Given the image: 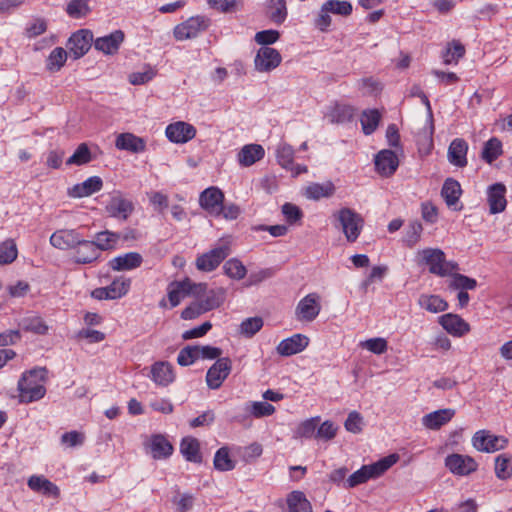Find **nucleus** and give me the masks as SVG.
Masks as SVG:
<instances>
[{"instance_id":"20","label":"nucleus","mask_w":512,"mask_h":512,"mask_svg":"<svg viewBox=\"0 0 512 512\" xmlns=\"http://www.w3.org/2000/svg\"><path fill=\"white\" fill-rule=\"evenodd\" d=\"M356 114V109L347 104L334 103L327 108L324 117L331 124H344L351 122Z\"/></svg>"},{"instance_id":"11","label":"nucleus","mask_w":512,"mask_h":512,"mask_svg":"<svg viewBox=\"0 0 512 512\" xmlns=\"http://www.w3.org/2000/svg\"><path fill=\"white\" fill-rule=\"evenodd\" d=\"M321 311L320 296L313 292L303 297L297 304L295 315L299 321L312 322Z\"/></svg>"},{"instance_id":"61","label":"nucleus","mask_w":512,"mask_h":512,"mask_svg":"<svg viewBox=\"0 0 512 512\" xmlns=\"http://www.w3.org/2000/svg\"><path fill=\"white\" fill-rule=\"evenodd\" d=\"M67 14L72 18H81L89 12L88 4L85 0H72L66 8Z\"/></svg>"},{"instance_id":"19","label":"nucleus","mask_w":512,"mask_h":512,"mask_svg":"<svg viewBox=\"0 0 512 512\" xmlns=\"http://www.w3.org/2000/svg\"><path fill=\"white\" fill-rule=\"evenodd\" d=\"M399 166V160L396 153L392 150L384 149L375 156V167L379 174L389 177L395 173Z\"/></svg>"},{"instance_id":"10","label":"nucleus","mask_w":512,"mask_h":512,"mask_svg":"<svg viewBox=\"0 0 512 512\" xmlns=\"http://www.w3.org/2000/svg\"><path fill=\"white\" fill-rule=\"evenodd\" d=\"M130 285L131 280L129 278L118 277L110 285L94 289L91 296L97 300L119 299L128 293Z\"/></svg>"},{"instance_id":"7","label":"nucleus","mask_w":512,"mask_h":512,"mask_svg":"<svg viewBox=\"0 0 512 512\" xmlns=\"http://www.w3.org/2000/svg\"><path fill=\"white\" fill-rule=\"evenodd\" d=\"M473 447L485 453L503 450L508 445V439L504 436L492 434L488 430H479L472 437Z\"/></svg>"},{"instance_id":"59","label":"nucleus","mask_w":512,"mask_h":512,"mask_svg":"<svg viewBox=\"0 0 512 512\" xmlns=\"http://www.w3.org/2000/svg\"><path fill=\"white\" fill-rule=\"evenodd\" d=\"M330 13L340 16H349L352 13V4L348 1L328 0L324 3Z\"/></svg>"},{"instance_id":"34","label":"nucleus","mask_w":512,"mask_h":512,"mask_svg":"<svg viewBox=\"0 0 512 512\" xmlns=\"http://www.w3.org/2000/svg\"><path fill=\"white\" fill-rule=\"evenodd\" d=\"M151 378L159 386H168L174 381V373L168 362H156L151 366Z\"/></svg>"},{"instance_id":"23","label":"nucleus","mask_w":512,"mask_h":512,"mask_svg":"<svg viewBox=\"0 0 512 512\" xmlns=\"http://www.w3.org/2000/svg\"><path fill=\"white\" fill-rule=\"evenodd\" d=\"M506 186L502 183H494L487 189V201L491 214H497L505 210L506 201Z\"/></svg>"},{"instance_id":"43","label":"nucleus","mask_w":512,"mask_h":512,"mask_svg":"<svg viewBox=\"0 0 512 512\" xmlns=\"http://www.w3.org/2000/svg\"><path fill=\"white\" fill-rule=\"evenodd\" d=\"M502 154V143L501 141L493 137L489 139L485 144L481 152L482 159L491 164Z\"/></svg>"},{"instance_id":"30","label":"nucleus","mask_w":512,"mask_h":512,"mask_svg":"<svg viewBox=\"0 0 512 512\" xmlns=\"http://www.w3.org/2000/svg\"><path fill=\"white\" fill-rule=\"evenodd\" d=\"M455 415V410L450 408L439 409L422 417V425L430 430H437L448 423Z\"/></svg>"},{"instance_id":"56","label":"nucleus","mask_w":512,"mask_h":512,"mask_svg":"<svg viewBox=\"0 0 512 512\" xmlns=\"http://www.w3.org/2000/svg\"><path fill=\"white\" fill-rule=\"evenodd\" d=\"M91 159V153L87 144L82 143L77 147L75 152L67 159L66 164L81 166L89 163Z\"/></svg>"},{"instance_id":"27","label":"nucleus","mask_w":512,"mask_h":512,"mask_svg":"<svg viewBox=\"0 0 512 512\" xmlns=\"http://www.w3.org/2000/svg\"><path fill=\"white\" fill-rule=\"evenodd\" d=\"M27 486L34 492L41 493L45 496L58 498L60 490L56 484L51 482L43 475H32L28 478Z\"/></svg>"},{"instance_id":"29","label":"nucleus","mask_w":512,"mask_h":512,"mask_svg":"<svg viewBox=\"0 0 512 512\" xmlns=\"http://www.w3.org/2000/svg\"><path fill=\"white\" fill-rule=\"evenodd\" d=\"M123 40L124 33L121 30H116L109 35L97 38L94 47L104 54L112 55L118 51Z\"/></svg>"},{"instance_id":"4","label":"nucleus","mask_w":512,"mask_h":512,"mask_svg":"<svg viewBox=\"0 0 512 512\" xmlns=\"http://www.w3.org/2000/svg\"><path fill=\"white\" fill-rule=\"evenodd\" d=\"M335 217L348 242H355L361 234L364 220L360 214L350 208H341Z\"/></svg>"},{"instance_id":"17","label":"nucleus","mask_w":512,"mask_h":512,"mask_svg":"<svg viewBox=\"0 0 512 512\" xmlns=\"http://www.w3.org/2000/svg\"><path fill=\"white\" fill-rule=\"evenodd\" d=\"M223 202L224 194L215 186L205 189L199 196L200 206L210 214H220V208Z\"/></svg>"},{"instance_id":"6","label":"nucleus","mask_w":512,"mask_h":512,"mask_svg":"<svg viewBox=\"0 0 512 512\" xmlns=\"http://www.w3.org/2000/svg\"><path fill=\"white\" fill-rule=\"evenodd\" d=\"M231 253L230 246L227 243L220 244L213 249L199 255L196 258V268L199 271H214L220 263Z\"/></svg>"},{"instance_id":"50","label":"nucleus","mask_w":512,"mask_h":512,"mask_svg":"<svg viewBox=\"0 0 512 512\" xmlns=\"http://www.w3.org/2000/svg\"><path fill=\"white\" fill-rule=\"evenodd\" d=\"M422 231V224L418 220L411 221L405 229L403 242L408 247L415 246L421 238Z\"/></svg>"},{"instance_id":"60","label":"nucleus","mask_w":512,"mask_h":512,"mask_svg":"<svg viewBox=\"0 0 512 512\" xmlns=\"http://www.w3.org/2000/svg\"><path fill=\"white\" fill-rule=\"evenodd\" d=\"M199 358V352L197 351V346H187L180 350L177 356V362L181 366H189L192 365Z\"/></svg>"},{"instance_id":"32","label":"nucleus","mask_w":512,"mask_h":512,"mask_svg":"<svg viewBox=\"0 0 512 512\" xmlns=\"http://www.w3.org/2000/svg\"><path fill=\"white\" fill-rule=\"evenodd\" d=\"M142 261V256L139 253L128 252L111 259L109 265L114 271H125L139 267Z\"/></svg>"},{"instance_id":"55","label":"nucleus","mask_w":512,"mask_h":512,"mask_svg":"<svg viewBox=\"0 0 512 512\" xmlns=\"http://www.w3.org/2000/svg\"><path fill=\"white\" fill-rule=\"evenodd\" d=\"M155 76L156 70L150 65H145L142 70L131 73L128 80L132 85H143L151 81Z\"/></svg>"},{"instance_id":"58","label":"nucleus","mask_w":512,"mask_h":512,"mask_svg":"<svg viewBox=\"0 0 512 512\" xmlns=\"http://www.w3.org/2000/svg\"><path fill=\"white\" fill-rule=\"evenodd\" d=\"M319 417L307 419L300 423L296 429V435L301 438H316V427Z\"/></svg>"},{"instance_id":"51","label":"nucleus","mask_w":512,"mask_h":512,"mask_svg":"<svg viewBox=\"0 0 512 512\" xmlns=\"http://www.w3.org/2000/svg\"><path fill=\"white\" fill-rule=\"evenodd\" d=\"M268 8L271 10L270 18L276 24H282L288 15L285 0H269Z\"/></svg>"},{"instance_id":"15","label":"nucleus","mask_w":512,"mask_h":512,"mask_svg":"<svg viewBox=\"0 0 512 512\" xmlns=\"http://www.w3.org/2000/svg\"><path fill=\"white\" fill-rule=\"evenodd\" d=\"M281 60V55L276 49L269 46H263L258 50L254 59V64L257 71L269 72L278 67Z\"/></svg>"},{"instance_id":"36","label":"nucleus","mask_w":512,"mask_h":512,"mask_svg":"<svg viewBox=\"0 0 512 512\" xmlns=\"http://www.w3.org/2000/svg\"><path fill=\"white\" fill-rule=\"evenodd\" d=\"M196 299L200 302L202 305V308L208 312L211 310H214L218 308L224 298V292L222 289H211L208 290L206 287L205 291L202 292L200 295H194Z\"/></svg>"},{"instance_id":"37","label":"nucleus","mask_w":512,"mask_h":512,"mask_svg":"<svg viewBox=\"0 0 512 512\" xmlns=\"http://www.w3.org/2000/svg\"><path fill=\"white\" fill-rule=\"evenodd\" d=\"M180 452L187 461L194 463H200L202 461L200 444L198 440L193 437H185L182 439Z\"/></svg>"},{"instance_id":"13","label":"nucleus","mask_w":512,"mask_h":512,"mask_svg":"<svg viewBox=\"0 0 512 512\" xmlns=\"http://www.w3.org/2000/svg\"><path fill=\"white\" fill-rule=\"evenodd\" d=\"M92 41V33L89 30L81 29L70 36L67 42V49L74 59H79L89 51Z\"/></svg>"},{"instance_id":"16","label":"nucleus","mask_w":512,"mask_h":512,"mask_svg":"<svg viewBox=\"0 0 512 512\" xmlns=\"http://www.w3.org/2000/svg\"><path fill=\"white\" fill-rule=\"evenodd\" d=\"M81 237L76 229H59L50 236V244L59 250H74Z\"/></svg>"},{"instance_id":"53","label":"nucleus","mask_w":512,"mask_h":512,"mask_svg":"<svg viewBox=\"0 0 512 512\" xmlns=\"http://www.w3.org/2000/svg\"><path fill=\"white\" fill-rule=\"evenodd\" d=\"M214 467L219 471H230L234 469L235 464L230 458L227 447H221L214 456Z\"/></svg>"},{"instance_id":"25","label":"nucleus","mask_w":512,"mask_h":512,"mask_svg":"<svg viewBox=\"0 0 512 512\" xmlns=\"http://www.w3.org/2000/svg\"><path fill=\"white\" fill-rule=\"evenodd\" d=\"M468 143L462 138H455L448 147L447 157L450 164L463 168L467 165Z\"/></svg>"},{"instance_id":"22","label":"nucleus","mask_w":512,"mask_h":512,"mask_svg":"<svg viewBox=\"0 0 512 512\" xmlns=\"http://www.w3.org/2000/svg\"><path fill=\"white\" fill-rule=\"evenodd\" d=\"M439 323L454 337H462L470 331V325L457 314H444L439 317Z\"/></svg>"},{"instance_id":"18","label":"nucleus","mask_w":512,"mask_h":512,"mask_svg":"<svg viewBox=\"0 0 512 512\" xmlns=\"http://www.w3.org/2000/svg\"><path fill=\"white\" fill-rule=\"evenodd\" d=\"M309 345V338L303 334H294L283 339L276 347L279 355L288 357L304 351Z\"/></svg>"},{"instance_id":"42","label":"nucleus","mask_w":512,"mask_h":512,"mask_svg":"<svg viewBox=\"0 0 512 512\" xmlns=\"http://www.w3.org/2000/svg\"><path fill=\"white\" fill-rule=\"evenodd\" d=\"M419 305L431 313L445 311L448 307L447 302L438 295H421Z\"/></svg>"},{"instance_id":"5","label":"nucleus","mask_w":512,"mask_h":512,"mask_svg":"<svg viewBox=\"0 0 512 512\" xmlns=\"http://www.w3.org/2000/svg\"><path fill=\"white\" fill-rule=\"evenodd\" d=\"M206 289L205 283H193L186 278L183 281H175L167 288L168 299L172 307L180 304L181 300L188 295H200Z\"/></svg>"},{"instance_id":"24","label":"nucleus","mask_w":512,"mask_h":512,"mask_svg":"<svg viewBox=\"0 0 512 512\" xmlns=\"http://www.w3.org/2000/svg\"><path fill=\"white\" fill-rule=\"evenodd\" d=\"M462 195V188L460 183L453 179L447 178L441 189V196L443 197L446 205L456 211L462 209V205L458 206L460 196Z\"/></svg>"},{"instance_id":"26","label":"nucleus","mask_w":512,"mask_h":512,"mask_svg":"<svg viewBox=\"0 0 512 512\" xmlns=\"http://www.w3.org/2000/svg\"><path fill=\"white\" fill-rule=\"evenodd\" d=\"M103 187V181L99 176H91L82 183L75 184L69 189L68 194L73 198L88 197Z\"/></svg>"},{"instance_id":"47","label":"nucleus","mask_w":512,"mask_h":512,"mask_svg":"<svg viewBox=\"0 0 512 512\" xmlns=\"http://www.w3.org/2000/svg\"><path fill=\"white\" fill-rule=\"evenodd\" d=\"M263 319L261 317H249L243 320L239 326V333L245 338H252L263 327Z\"/></svg>"},{"instance_id":"31","label":"nucleus","mask_w":512,"mask_h":512,"mask_svg":"<svg viewBox=\"0 0 512 512\" xmlns=\"http://www.w3.org/2000/svg\"><path fill=\"white\" fill-rule=\"evenodd\" d=\"M115 146L119 150L141 153L145 151L146 143L143 138L132 133H121L116 138Z\"/></svg>"},{"instance_id":"38","label":"nucleus","mask_w":512,"mask_h":512,"mask_svg":"<svg viewBox=\"0 0 512 512\" xmlns=\"http://www.w3.org/2000/svg\"><path fill=\"white\" fill-rule=\"evenodd\" d=\"M335 192V186L331 181L324 183H311L306 187L305 196L308 199L319 200L331 197Z\"/></svg>"},{"instance_id":"8","label":"nucleus","mask_w":512,"mask_h":512,"mask_svg":"<svg viewBox=\"0 0 512 512\" xmlns=\"http://www.w3.org/2000/svg\"><path fill=\"white\" fill-rule=\"evenodd\" d=\"M477 461L464 454L452 453L445 458V467L456 476H468L478 469Z\"/></svg>"},{"instance_id":"48","label":"nucleus","mask_w":512,"mask_h":512,"mask_svg":"<svg viewBox=\"0 0 512 512\" xmlns=\"http://www.w3.org/2000/svg\"><path fill=\"white\" fill-rule=\"evenodd\" d=\"M495 474L501 480H507L512 476L511 457L500 454L495 458Z\"/></svg>"},{"instance_id":"35","label":"nucleus","mask_w":512,"mask_h":512,"mask_svg":"<svg viewBox=\"0 0 512 512\" xmlns=\"http://www.w3.org/2000/svg\"><path fill=\"white\" fill-rule=\"evenodd\" d=\"M121 237L119 233L103 230L95 234L92 240L98 252L113 250L117 247Z\"/></svg>"},{"instance_id":"49","label":"nucleus","mask_w":512,"mask_h":512,"mask_svg":"<svg viewBox=\"0 0 512 512\" xmlns=\"http://www.w3.org/2000/svg\"><path fill=\"white\" fill-rule=\"evenodd\" d=\"M465 54V48L459 41H452L445 51L442 53L444 64L457 63L458 60Z\"/></svg>"},{"instance_id":"14","label":"nucleus","mask_w":512,"mask_h":512,"mask_svg":"<svg viewBox=\"0 0 512 512\" xmlns=\"http://www.w3.org/2000/svg\"><path fill=\"white\" fill-rule=\"evenodd\" d=\"M165 134L170 142L184 144L195 137L196 129L192 124L177 121L166 127Z\"/></svg>"},{"instance_id":"33","label":"nucleus","mask_w":512,"mask_h":512,"mask_svg":"<svg viewBox=\"0 0 512 512\" xmlns=\"http://www.w3.org/2000/svg\"><path fill=\"white\" fill-rule=\"evenodd\" d=\"M149 447L154 459H166L173 452V446L169 440L161 435H152L149 441Z\"/></svg>"},{"instance_id":"45","label":"nucleus","mask_w":512,"mask_h":512,"mask_svg":"<svg viewBox=\"0 0 512 512\" xmlns=\"http://www.w3.org/2000/svg\"><path fill=\"white\" fill-rule=\"evenodd\" d=\"M225 275L234 280H241L246 276L247 269L237 258L227 260L223 265Z\"/></svg>"},{"instance_id":"46","label":"nucleus","mask_w":512,"mask_h":512,"mask_svg":"<svg viewBox=\"0 0 512 512\" xmlns=\"http://www.w3.org/2000/svg\"><path fill=\"white\" fill-rule=\"evenodd\" d=\"M18 256V249L13 239H6L0 243V265L11 264Z\"/></svg>"},{"instance_id":"3","label":"nucleus","mask_w":512,"mask_h":512,"mask_svg":"<svg viewBox=\"0 0 512 512\" xmlns=\"http://www.w3.org/2000/svg\"><path fill=\"white\" fill-rule=\"evenodd\" d=\"M210 25L211 19L206 15L191 16L174 27L173 36L177 41L194 39L207 31Z\"/></svg>"},{"instance_id":"52","label":"nucleus","mask_w":512,"mask_h":512,"mask_svg":"<svg viewBox=\"0 0 512 512\" xmlns=\"http://www.w3.org/2000/svg\"><path fill=\"white\" fill-rule=\"evenodd\" d=\"M67 60V52L62 47L54 48L49 54L46 67L50 71H58L65 64Z\"/></svg>"},{"instance_id":"9","label":"nucleus","mask_w":512,"mask_h":512,"mask_svg":"<svg viewBox=\"0 0 512 512\" xmlns=\"http://www.w3.org/2000/svg\"><path fill=\"white\" fill-rule=\"evenodd\" d=\"M105 211L112 218L127 220L134 211V204L120 191H115L110 196L105 206Z\"/></svg>"},{"instance_id":"28","label":"nucleus","mask_w":512,"mask_h":512,"mask_svg":"<svg viewBox=\"0 0 512 512\" xmlns=\"http://www.w3.org/2000/svg\"><path fill=\"white\" fill-rule=\"evenodd\" d=\"M264 156L265 150L260 144H246L238 152L237 160L240 166L250 167Z\"/></svg>"},{"instance_id":"40","label":"nucleus","mask_w":512,"mask_h":512,"mask_svg":"<svg viewBox=\"0 0 512 512\" xmlns=\"http://www.w3.org/2000/svg\"><path fill=\"white\" fill-rule=\"evenodd\" d=\"M244 410L254 418H262L272 415L275 407L266 401H250L245 404Z\"/></svg>"},{"instance_id":"39","label":"nucleus","mask_w":512,"mask_h":512,"mask_svg":"<svg viewBox=\"0 0 512 512\" xmlns=\"http://www.w3.org/2000/svg\"><path fill=\"white\" fill-rule=\"evenodd\" d=\"M288 512H312V506L302 491H292L287 496Z\"/></svg>"},{"instance_id":"54","label":"nucleus","mask_w":512,"mask_h":512,"mask_svg":"<svg viewBox=\"0 0 512 512\" xmlns=\"http://www.w3.org/2000/svg\"><path fill=\"white\" fill-rule=\"evenodd\" d=\"M450 287L455 290H474L477 286V281L466 275L452 272Z\"/></svg>"},{"instance_id":"63","label":"nucleus","mask_w":512,"mask_h":512,"mask_svg":"<svg viewBox=\"0 0 512 512\" xmlns=\"http://www.w3.org/2000/svg\"><path fill=\"white\" fill-rule=\"evenodd\" d=\"M363 417L357 411H352L344 423V427L348 432L358 434L362 431Z\"/></svg>"},{"instance_id":"21","label":"nucleus","mask_w":512,"mask_h":512,"mask_svg":"<svg viewBox=\"0 0 512 512\" xmlns=\"http://www.w3.org/2000/svg\"><path fill=\"white\" fill-rule=\"evenodd\" d=\"M101 254L96 249L92 240H86L83 236L74 249L73 260L77 264H91L100 258Z\"/></svg>"},{"instance_id":"44","label":"nucleus","mask_w":512,"mask_h":512,"mask_svg":"<svg viewBox=\"0 0 512 512\" xmlns=\"http://www.w3.org/2000/svg\"><path fill=\"white\" fill-rule=\"evenodd\" d=\"M294 154L295 150L293 147L285 142L279 143L276 148L277 162L284 169L292 167V163L294 162Z\"/></svg>"},{"instance_id":"2","label":"nucleus","mask_w":512,"mask_h":512,"mask_svg":"<svg viewBox=\"0 0 512 512\" xmlns=\"http://www.w3.org/2000/svg\"><path fill=\"white\" fill-rule=\"evenodd\" d=\"M423 262L429 266V272L439 277L452 275L458 270V264L454 261H446L445 253L439 248H425L419 251Z\"/></svg>"},{"instance_id":"12","label":"nucleus","mask_w":512,"mask_h":512,"mask_svg":"<svg viewBox=\"0 0 512 512\" xmlns=\"http://www.w3.org/2000/svg\"><path fill=\"white\" fill-rule=\"evenodd\" d=\"M231 371V361L227 357L218 358L216 362L208 369L206 382L210 389H218Z\"/></svg>"},{"instance_id":"57","label":"nucleus","mask_w":512,"mask_h":512,"mask_svg":"<svg viewBox=\"0 0 512 512\" xmlns=\"http://www.w3.org/2000/svg\"><path fill=\"white\" fill-rule=\"evenodd\" d=\"M22 327L26 331H30L39 335H45L48 332V326L41 317L34 316L25 318Z\"/></svg>"},{"instance_id":"62","label":"nucleus","mask_w":512,"mask_h":512,"mask_svg":"<svg viewBox=\"0 0 512 512\" xmlns=\"http://www.w3.org/2000/svg\"><path fill=\"white\" fill-rule=\"evenodd\" d=\"M367 469L365 465H363L360 469L355 471L353 474H351L346 481L344 482L345 488H354L360 484H363L370 480V477L368 476Z\"/></svg>"},{"instance_id":"1","label":"nucleus","mask_w":512,"mask_h":512,"mask_svg":"<svg viewBox=\"0 0 512 512\" xmlns=\"http://www.w3.org/2000/svg\"><path fill=\"white\" fill-rule=\"evenodd\" d=\"M18 391L22 403H31L42 399L46 393L42 371L30 370L24 373L18 381Z\"/></svg>"},{"instance_id":"41","label":"nucleus","mask_w":512,"mask_h":512,"mask_svg":"<svg viewBox=\"0 0 512 512\" xmlns=\"http://www.w3.org/2000/svg\"><path fill=\"white\" fill-rule=\"evenodd\" d=\"M381 115L377 109H368L362 112L360 122L365 135H371L378 127Z\"/></svg>"},{"instance_id":"64","label":"nucleus","mask_w":512,"mask_h":512,"mask_svg":"<svg viewBox=\"0 0 512 512\" xmlns=\"http://www.w3.org/2000/svg\"><path fill=\"white\" fill-rule=\"evenodd\" d=\"M338 427L329 420L324 421L317 429L316 438L329 441L336 436Z\"/></svg>"}]
</instances>
